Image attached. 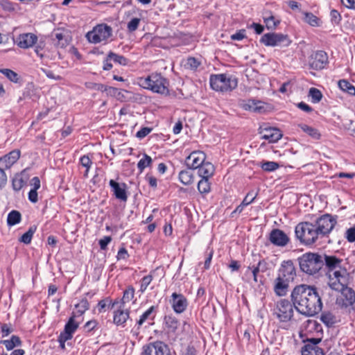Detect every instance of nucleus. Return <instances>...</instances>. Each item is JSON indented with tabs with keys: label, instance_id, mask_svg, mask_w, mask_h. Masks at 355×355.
I'll return each instance as SVG.
<instances>
[{
	"label": "nucleus",
	"instance_id": "nucleus-1",
	"mask_svg": "<svg viewBox=\"0 0 355 355\" xmlns=\"http://www.w3.org/2000/svg\"><path fill=\"white\" fill-rule=\"evenodd\" d=\"M291 299L296 311L306 316H313L322 309L321 297L313 286L300 284L295 286Z\"/></svg>",
	"mask_w": 355,
	"mask_h": 355
},
{
	"label": "nucleus",
	"instance_id": "nucleus-2",
	"mask_svg": "<svg viewBox=\"0 0 355 355\" xmlns=\"http://www.w3.org/2000/svg\"><path fill=\"white\" fill-rule=\"evenodd\" d=\"M300 270L310 275L319 272L324 266L323 255L314 252H306L298 259Z\"/></svg>",
	"mask_w": 355,
	"mask_h": 355
},
{
	"label": "nucleus",
	"instance_id": "nucleus-3",
	"mask_svg": "<svg viewBox=\"0 0 355 355\" xmlns=\"http://www.w3.org/2000/svg\"><path fill=\"white\" fill-rule=\"evenodd\" d=\"M139 83L144 89H150L153 92L161 94H168V82L159 73H152L146 78H140Z\"/></svg>",
	"mask_w": 355,
	"mask_h": 355
},
{
	"label": "nucleus",
	"instance_id": "nucleus-4",
	"mask_svg": "<svg viewBox=\"0 0 355 355\" xmlns=\"http://www.w3.org/2000/svg\"><path fill=\"white\" fill-rule=\"evenodd\" d=\"M295 236L301 243L311 245L319 238L315 225L311 223L304 222L295 227Z\"/></svg>",
	"mask_w": 355,
	"mask_h": 355
},
{
	"label": "nucleus",
	"instance_id": "nucleus-5",
	"mask_svg": "<svg viewBox=\"0 0 355 355\" xmlns=\"http://www.w3.org/2000/svg\"><path fill=\"white\" fill-rule=\"evenodd\" d=\"M211 88L218 92H230L237 87V79L226 74L211 75L210 76Z\"/></svg>",
	"mask_w": 355,
	"mask_h": 355
},
{
	"label": "nucleus",
	"instance_id": "nucleus-6",
	"mask_svg": "<svg viewBox=\"0 0 355 355\" xmlns=\"http://www.w3.org/2000/svg\"><path fill=\"white\" fill-rule=\"evenodd\" d=\"M112 33V28L105 24L96 26L92 31L87 33L86 37L91 43L97 44L107 40Z\"/></svg>",
	"mask_w": 355,
	"mask_h": 355
},
{
	"label": "nucleus",
	"instance_id": "nucleus-7",
	"mask_svg": "<svg viewBox=\"0 0 355 355\" xmlns=\"http://www.w3.org/2000/svg\"><path fill=\"white\" fill-rule=\"evenodd\" d=\"M293 307L288 300L282 299L277 302L273 313L280 322H288L293 316Z\"/></svg>",
	"mask_w": 355,
	"mask_h": 355
},
{
	"label": "nucleus",
	"instance_id": "nucleus-8",
	"mask_svg": "<svg viewBox=\"0 0 355 355\" xmlns=\"http://www.w3.org/2000/svg\"><path fill=\"white\" fill-rule=\"evenodd\" d=\"M261 43H263L268 46H288L291 43L287 35L282 33H270L264 34L261 40Z\"/></svg>",
	"mask_w": 355,
	"mask_h": 355
},
{
	"label": "nucleus",
	"instance_id": "nucleus-9",
	"mask_svg": "<svg viewBox=\"0 0 355 355\" xmlns=\"http://www.w3.org/2000/svg\"><path fill=\"white\" fill-rule=\"evenodd\" d=\"M329 286L333 290L340 291L347 285L349 281V273L345 269L335 270L329 274Z\"/></svg>",
	"mask_w": 355,
	"mask_h": 355
},
{
	"label": "nucleus",
	"instance_id": "nucleus-10",
	"mask_svg": "<svg viewBox=\"0 0 355 355\" xmlns=\"http://www.w3.org/2000/svg\"><path fill=\"white\" fill-rule=\"evenodd\" d=\"M336 224V220L329 214H325L317 219L315 224L319 236H324L330 233Z\"/></svg>",
	"mask_w": 355,
	"mask_h": 355
},
{
	"label": "nucleus",
	"instance_id": "nucleus-11",
	"mask_svg": "<svg viewBox=\"0 0 355 355\" xmlns=\"http://www.w3.org/2000/svg\"><path fill=\"white\" fill-rule=\"evenodd\" d=\"M327 62V54L323 51L313 52L309 58V65L315 70L322 69Z\"/></svg>",
	"mask_w": 355,
	"mask_h": 355
},
{
	"label": "nucleus",
	"instance_id": "nucleus-12",
	"mask_svg": "<svg viewBox=\"0 0 355 355\" xmlns=\"http://www.w3.org/2000/svg\"><path fill=\"white\" fill-rule=\"evenodd\" d=\"M168 346L161 341H157L144 346L141 355H168Z\"/></svg>",
	"mask_w": 355,
	"mask_h": 355
},
{
	"label": "nucleus",
	"instance_id": "nucleus-13",
	"mask_svg": "<svg viewBox=\"0 0 355 355\" xmlns=\"http://www.w3.org/2000/svg\"><path fill=\"white\" fill-rule=\"evenodd\" d=\"M342 298V306L348 308V311L350 313L352 311H354V304L355 302V292L349 287L345 286L343 290H341Z\"/></svg>",
	"mask_w": 355,
	"mask_h": 355
},
{
	"label": "nucleus",
	"instance_id": "nucleus-14",
	"mask_svg": "<svg viewBox=\"0 0 355 355\" xmlns=\"http://www.w3.org/2000/svg\"><path fill=\"white\" fill-rule=\"evenodd\" d=\"M37 42V36L31 33L20 34L15 40L17 45L21 49H29Z\"/></svg>",
	"mask_w": 355,
	"mask_h": 355
},
{
	"label": "nucleus",
	"instance_id": "nucleus-15",
	"mask_svg": "<svg viewBox=\"0 0 355 355\" xmlns=\"http://www.w3.org/2000/svg\"><path fill=\"white\" fill-rule=\"evenodd\" d=\"M206 159L202 151H193L186 159V164L190 169L198 168Z\"/></svg>",
	"mask_w": 355,
	"mask_h": 355
},
{
	"label": "nucleus",
	"instance_id": "nucleus-16",
	"mask_svg": "<svg viewBox=\"0 0 355 355\" xmlns=\"http://www.w3.org/2000/svg\"><path fill=\"white\" fill-rule=\"evenodd\" d=\"M278 276L289 282L293 280L295 276V268L291 260L283 261Z\"/></svg>",
	"mask_w": 355,
	"mask_h": 355
},
{
	"label": "nucleus",
	"instance_id": "nucleus-17",
	"mask_svg": "<svg viewBox=\"0 0 355 355\" xmlns=\"http://www.w3.org/2000/svg\"><path fill=\"white\" fill-rule=\"evenodd\" d=\"M171 297V304L174 311L177 313H183L188 306L187 298L183 295L176 293H173Z\"/></svg>",
	"mask_w": 355,
	"mask_h": 355
},
{
	"label": "nucleus",
	"instance_id": "nucleus-18",
	"mask_svg": "<svg viewBox=\"0 0 355 355\" xmlns=\"http://www.w3.org/2000/svg\"><path fill=\"white\" fill-rule=\"evenodd\" d=\"M270 241L277 246H285L289 242L288 236L281 230L274 229L270 233Z\"/></svg>",
	"mask_w": 355,
	"mask_h": 355
},
{
	"label": "nucleus",
	"instance_id": "nucleus-19",
	"mask_svg": "<svg viewBox=\"0 0 355 355\" xmlns=\"http://www.w3.org/2000/svg\"><path fill=\"white\" fill-rule=\"evenodd\" d=\"M259 133L262 139L268 140L270 143L276 142L282 137L280 130L276 128H261Z\"/></svg>",
	"mask_w": 355,
	"mask_h": 355
},
{
	"label": "nucleus",
	"instance_id": "nucleus-20",
	"mask_svg": "<svg viewBox=\"0 0 355 355\" xmlns=\"http://www.w3.org/2000/svg\"><path fill=\"white\" fill-rule=\"evenodd\" d=\"M53 44L58 48H64L70 42V37L65 31H57L51 34Z\"/></svg>",
	"mask_w": 355,
	"mask_h": 355
},
{
	"label": "nucleus",
	"instance_id": "nucleus-21",
	"mask_svg": "<svg viewBox=\"0 0 355 355\" xmlns=\"http://www.w3.org/2000/svg\"><path fill=\"white\" fill-rule=\"evenodd\" d=\"M20 154V150L15 149L0 157L1 168H10L19 159Z\"/></svg>",
	"mask_w": 355,
	"mask_h": 355
},
{
	"label": "nucleus",
	"instance_id": "nucleus-22",
	"mask_svg": "<svg viewBox=\"0 0 355 355\" xmlns=\"http://www.w3.org/2000/svg\"><path fill=\"white\" fill-rule=\"evenodd\" d=\"M75 314L73 313L65 324L64 331L60 334L63 335L64 338L62 339L64 340L71 339L73 334L78 327V323L75 321Z\"/></svg>",
	"mask_w": 355,
	"mask_h": 355
},
{
	"label": "nucleus",
	"instance_id": "nucleus-23",
	"mask_svg": "<svg viewBox=\"0 0 355 355\" xmlns=\"http://www.w3.org/2000/svg\"><path fill=\"white\" fill-rule=\"evenodd\" d=\"M324 266L325 265L328 269L329 274L334 272L335 270L343 269L340 266L342 259L335 256H323Z\"/></svg>",
	"mask_w": 355,
	"mask_h": 355
},
{
	"label": "nucleus",
	"instance_id": "nucleus-24",
	"mask_svg": "<svg viewBox=\"0 0 355 355\" xmlns=\"http://www.w3.org/2000/svg\"><path fill=\"white\" fill-rule=\"evenodd\" d=\"M110 186L112 189L114 194L117 199L123 202L127 200L128 196L125 191V184H123L121 187L118 182H115L114 180H110Z\"/></svg>",
	"mask_w": 355,
	"mask_h": 355
},
{
	"label": "nucleus",
	"instance_id": "nucleus-25",
	"mask_svg": "<svg viewBox=\"0 0 355 355\" xmlns=\"http://www.w3.org/2000/svg\"><path fill=\"white\" fill-rule=\"evenodd\" d=\"M289 281L277 277L275 280L274 291L278 296H284L286 295Z\"/></svg>",
	"mask_w": 355,
	"mask_h": 355
},
{
	"label": "nucleus",
	"instance_id": "nucleus-26",
	"mask_svg": "<svg viewBox=\"0 0 355 355\" xmlns=\"http://www.w3.org/2000/svg\"><path fill=\"white\" fill-rule=\"evenodd\" d=\"M215 171L214 166L210 162H204L198 168V173L202 178L209 179Z\"/></svg>",
	"mask_w": 355,
	"mask_h": 355
},
{
	"label": "nucleus",
	"instance_id": "nucleus-27",
	"mask_svg": "<svg viewBox=\"0 0 355 355\" xmlns=\"http://www.w3.org/2000/svg\"><path fill=\"white\" fill-rule=\"evenodd\" d=\"M261 104H262L261 101L248 100L247 102L242 104V107L245 110H250L254 112H260L263 109V106L261 105Z\"/></svg>",
	"mask_w": 355,
	"mask_h": 355
},
{
	"label": "nucleus",
	"instance_id": "nucleus-28",
	"mask_svg": "<svg viewBox=\"0 0 355 355\" xmlns=\"http://www.w3.org/2000/svg\"><path fill=\"white\" fill-rule=\"evenodd\" d=\"M0 343L3 345L7 350L10 351L15 347L20 346L21 345V341L19 336L13 335L11 336L10 340H2L0 341Z\"/></svg>",
	"mask_w": 355,
	"mask_h": 355
},
{
	"label": "nucleus",
	"instance_id": "nucleus-29",
	"mask_svg": "<svg viewBox=\"0 0 355 355\" xmlns=\"http://www.w3.org/2000/svg\"><path fill=\"white\" fill-rule=\"evenodd\" d=\"M302 355H324L323 350L317 347L309 344L305 345L302 348Z\"/></svg>",
	"mask_w": 355,
	"mask_h": 355
},
{
	"label": "nucleus",
	"instance_id": "nucleus-30",
	"mask_svg": "<svg viewBox=\"0 0 355 355\" xmlns=\"http://www.w3.org/2000/svg\"><path fill=\"white\" fill-rule=\"evenodd\" d=\"M129 318V311L119 309L114 312V322L117 324H123Z\"/></svg>",
	"mask_w": 355,
	"mask_h": 355
},
{
	"label": "nucleus",
	"instance_id": "nucleus-31",
	"mask_svg": "<svg viewBox=\"0 0 355 355\" xmlns=\"http://www.w3.org/2000/svg\"><path fill=\"white\" fill-rule=\"evenodd\" d=\"M179 180L184 185H189L193 182V175L190 170L182 171L179 173Z\"/></svg>",
	"mask_w": 355,
	"mask_h": 355
},
{
	"label": "nucleus",
	"instance_id": "nucleus-32",
	"mask_svg": "<svg viewBox=\"0 0 355 355\" xmlns=\"http://www.w3.org/2000/svg\"><path fill=\"white\" fill-rule=\"evenodd\" d=\"M166 326L169 331L175 332L179 326V322L177 318L172 315H166L164 318Z\"/></svg>",
	"mask_w": 355,
	"mask_h": 355
},
{
	"label": "nucleus",
	"instance_id": "nucleus-33",
	"mask_svg": "<svg viewBox=\"0 0 355 355\" xmlns=\"http://www.w3.org/2000/svg\"><path fill=\"white\" fill-rule=\"evenodd\" d=\"M298 126L313 139H320V134L317 129L303 123L299 124Z\"/></svg>",
	"mask_w": 355,
	"mask_h": 355
},
{
	"label": "nucleus",
	"instance_id": "nucleus-34",
	"mask_svg": "<svg viewBox=\"0 0 355 355\" xmlns=\"http://www.w3.org/2000/svg\"><path fill=\"white\" fill-rule=\"evenodd\" d=\"M0 73L3 74L11 82L18 83L20 81L19 76L14 71L9 69H1Z\"/></svg>",
	"mask_w": 355,
	"mask_h": 355
},
{
	"label": "nucleus",
	"instance_id": "nucleus-35",
	"mask_svg": "<svg viewBox=\"0 0 355 355\" xmlns=\"http://www.w3.org/2000/svg\"><path fill=\"white\" fill-rule=\"evenodd\" d=\"M339 87L344 92H347L350 95H355V87L346 80H340L338 81Z\"/></svg>",
	"mask_w": 355,
	"mask_h": 355
},
{
	"label": "nucleus",
	"instance_id": "nucleus-36",
	"mask_svg": "<svg viewBox=\"0 0 355 355\" xmlns=\"http://www.w3.org/2000/svg\"><path fill=\"white\" fill-rule=\"evenodd\" d=\"M21 220V214L18 211L12 210L8 214L7 223L10 226L19 223Z\"/></svg>",
	"mask_w": 355,
	"mask_h": 355
},
{
	"label": "nucleus",
	"instance_id": "nucleus-37",
	"mask_svg": "<svg viewBox=\"0 0 355 355\" xmlns=\"http://www.w3.org/2000/svg\"><path fill=\"white\" fill-rule=\"evenodd\" d=\"M25 184V180H24L21 174H16L12 181V188L15 191H19Z\"/></svg>",
	"mask_w": 355,
	"mask_h": 355
},
{
	"label": "nucleus",
	"instance_id": "nucleus-38",
	"mask_svg": "<svg viewBox=\"0 0 355 355\" xmlns=\"http://www.w3.org/2000/svg\"><path fill=\"white\" fill-rule=\"evenodd\" d=\"M107 59L113 60L114 62L121 65H126L128 64V59L123 55L116 54L113 52H110L107 55Z\"/></svg>",
	"mask_w": 355,
	"mask_h": 355
},
{
	"label": "nucleus",
	"instance_id": "nucleus-39",
	"mask_svg": "<svg viewBox=\"0 0 355 355\" xmlns=\"http://www.w3.org/2000/svg\"><path fill=\"white\" fill-rule=\"evenodd\" d=\"M261 168L267 172H271L277 170L279 167V164L275 162H263L260 163Z\"/></svg>",
	"mask_w": 355,
	"mask_h": 355
},
{
	"label": "nucleus",
	"instance_id": "nucleus-40",
	"mask_svg": "<svg viewBox=\"0 0 355 355\" xmlns=\"http://www.w3.org/2000/svg\"><path fill=\"white\" fill-rule=\"evenodd\" d=\"M35 231V226L31 227L28 230L21 236L20 241L25 244H29Z\"/></svg>",
	"mask_w": 355,
	"mask_h": 355
},
{
	"label": "nucleus",
	"instance_id": "nucleus-41",
	"mask_svg": "<svg viewBox=\"0 0 355 355\" xmlns=\"http://www.w3.org/2000/svg\"><path fill=\"white\" fill-rule=\"evenodd\" d=\"M309 96L311 98V101L313 103H319L322 98V92L315 87H311L309 89Z\"/></svg>",
	"mask_w": 355,
	"mask_h": 355
},
{
	"label": "nucleus",
	"instance_id": "nucleus-42",
	"mask_svg": "<svg viewBox=\"0 0 355 355\" xmlns=\"http://www.w3.org/2000/svg\"><path fill=\"white\" fill-rule=\"evenodd\" d=\"M135 295V289L132 286H129L126 290L123 292V295L121 299V302L123 304L129 302L132 300Z\"/></svg>",
	"mask_w": 355,
	"mask_h": 355
},
{
	"label": "nucleus",
	"instance_id": "nucleus-43",
	"mask_svg": "<svg viewBox=\"0 0 355 355\" xmlns=\"http://www.w3.org/2000/svg\"><path fill=\"white\" fill-rule=\"evenodd\" d=\"M198 191L201 193H207L210 191V183L209 179L202 178L198 184Z\"/></svg>",
	"mask_w": 355,
	"mask_h": 355
},
{
	"label": "nucleus",
	"instance_id": "nucleus-44",
	"mask_svg": "<svg viewBox=\"0 0 355 355\" xmlns=\"http://www.w3.org/2000/svg\"><path fill=\"white\" fill-rule=\"evenodd\" d=\"M152 163V159L150 156H148V155L145 154L144 156V158L141 159L138 164H137V167L139 169V171L141 172H142L144 171V169L145 168H146L147 166H149Z\"/></svg>",
	"mask_w": 355,
	"mask_h": 355
},
{
	"label": "nucleus",
	"instance_id": "nucleus-45",
	"mask_svg": "<svg viewBox=\"0 0 355 355\" xmlns=\"http://www.w3.org/2000/svg\"><path fill=\"white\" fill-rule=\"evenodd\" d=\"M76 308L78 309L77 313L79 315H83L89 308V304L87 299H83L80 303L77 304Z\"/></svg>",
	"mask_w": 355,
	"mask_h": 355
},
{
	"label": "nucleus",
	"instance_id": "nucleus-46",
	"mask_svg": "<svg viewBox=\"0 0 355 355\" xmlns=\"http://www.w3.org/2000/svg\"><path fill=\"white\" fill-rule=\"evenodd\" d=\"M304 21L312 26H318V18L311 12L304 13Z\"/></svg>",
	"mask_w": 355,
	"mask_h": 355
},
{
	"label": "nucleus",
	"instance_id": "nucleus-47",
	"mask_svg": "<svg viewBox=\"0 0 355 355\" xmlns=\"http://www.w3.org/2000/svg\"><path fill=\"white\" fill-rule=\"evenodd\" d=\"M334 319L333 314L329 312L323 313L320 316L321 321L328 326L334 323Z\"/></svg>",
	"mask_w": 355,
	"mask_h": 355
},
{
	"label": "nucleus",
	"instance_id": "nucleus-48",
	"mask_svg": "<svg viewBox=\"0 0 355 355\" xmlns=\"http://www.w3.org/2000/svg\"><path fill=\"white\" fill-rule=\"evenodd\" d=\"M264 22L268 29H274L279 23V21H275V17L272 15L265 17Z\"/></svg>",
	"mask_w": 355,
	"mask_h": 355
},
{
	"label": "nucleus",
	"instance_id": "nucleus-49",
	"mask_svg": "<svg viewBox=\"0 0 355 355\" xmlns=\"http://www.w3.org/2000/svg\"><path fill=\"white\" fill-rule=\"evenodd\" d=\"M200 64V61H198L196 58L190 57L189 58L185 63V66L187 68L195 70L196 69Z\"/></svg>",
	"mask_w": 355,
	"mask_h": 355
},
{
	"label": "nucleus",
	"instance_id": "nucleus-50",
	"mask_svg": "<svg viewBox=\"0 0 355 355\" xmlns=\"http://www.w3.org/2000/svg\"><path fill=\"white\" fill-rule=\"evenodd\" d=\"M152 280H153V277L151 275H147V276L144 277L141 281V286H140L139 291L141 293H144L146 290L147 287L150 284Z\"/></svg>",
	"mask_w": 355,
	"mask_h": 355
},
{
	"label": "nucleus",
	"instance_id": "nucleus-51",
	"mask_svg": "<svg viewBox=\"0 0 355 355\" xmlns=\"http://www.w3.org/2000/svg\"><path fill=\"white\" fill-rule=\"evenodd\" d=\"M80 162L81 165L86 168V171L85 173V175L87 176L88 171H89V168H90L91 164H92V161H91L90 158L89 157V156L84 155L80 157Z\"/></svg>",
	"mask_w": 355,
	"mask_h": 355
},
{
	"label": "nucleus",
	"instance_id": "nucleus-52",
	"mask_svg": "<svg viewBox=\"0 0 355 355\" xmlns=\"http://www.w3.org/2000/svg\"><path fill=\"white\" fill-rule=\"evenodd\" d=\"M140 22V19L139 18H133L132 19L127 25V28L128 31L133 32L138 28L139 24Z\"/></svg>",
	"mask_w": 355,
	"mask_h": 355
},
{
	"label": "nucleus",
	"instance_id": "nucleus-53",
	"mask_svg": "<svg viewBox=\"0 0 355 355\" xmlns=\"http://www.w3.org/2000/svg\"><path fill=\"white\" fill-rule=\"evenodd\" d=\"M153 310L154 306H151L141 315L139 320L137 321V324L139 326L143 324V323L148 318L150 315L153 313Z\"/></svg>",
	"mask_w": 355,
	"mask_h": 355
},
{
	"label": "nucleus",
	"instance_id": "nucleus-54",
	"mask_svg": "<svg viewBox=\"0 0 355 355\" xmlns=\"http://www.w3.org/2000/svg\"><path fill=\"white\" fill-rule=\"evenodd\" d=\"M111 304V300L109 298H105L102 300H100L98 303V309L99 312L105 311V309L106 307H110Z\"/></svg>",
	"mask_w": 355,
	"mask_h": 355
},
{
	"label": "nucleus",
	"instance_id": "nucleus-55",
	"mask_svg": "<svg viewBox=\"0 0 355 355\" xmlns=\"http://www.w3.org/2000/svg\"><path fill=\"white\" fill-rule=\"evenodd\" d=\"M346 239L349 242L355 241V227H350L345 232Z\"/></svg>",
	"mask_w": 355,
	"mask_h": 355
},
{
	"label": "nucleus",
	"instance_id": "nucleus-56",
	"mask_svg": "<svg viewBox=\"0 0 355 355\" xmlns=\"http://www.w3.org/2000/svg\"><path fill=\"white\" fill-rule=\"evenodd\" d=\"M2 337L8 336L13 331L10 324H3L1 327Z\"/></svg>",
	"mask_w": 355,
	"mask_h": 355
},
{
	"label": "nucleus",
	"instance_id": "nucleus-57",
	"mask_svg": "<svg viewBox=\"0 0 355 355\" xmlns=\"http://www.w3.org/2000/svg\"><path fill=\"white\" fill-rule=\"evenodd\" d=\"M256 196H257V193H254L253 192H249L246 195V196L245 197L243 200L242 201L243 205H250V203H252L254 201Z\"/></svg>",
	"mask_w": 355,
	"mask_h": 355
},
{
	"label": "nucleus",
	"instance_id": "nucleus-58",
	"mask_svg": "<svg viewBox=\"0 0 355 355\" xmlns=\"http://www.w3.org/2000/svg\"><path fill=\"white\" fill-rule=\"evenodd\" d=\"M330 16L331 21L336 24H338L341 19V16L336 10H332L331 11Z\"/></svg>",
	"mask_w": 355,
	"mask_h": 355
},
{
	"label": "nucleus",
	"instance_id": "nucleus-59",
	"mask_svg": "<svg viewBox=\"0 0 355 355\" xmlns=\"http://www.w3.org/2000/svg\"><path fill=\"white\" fill-rule=\"evenodd\" d=\"M112 241L111 236H104L99 241V245L101 250H105L107 248V245Z\"/></svg>",
	"mask_w": 355,
	"mask_h": 355
},
{
	"label": "nucleus",
	"instance_id": "nucleus-60",
	"mask_svg": "<svg viewBox=\"0 0 355 355\" xmlns=\"http://www.w3.org/2000/svg\"><path fill=\"white\" fill-rule=\"evenodd\" d=\"M151 128L147 127L142 128L140 130H139L137 132L136 136L139 139H142L147 136L151 132Z\"/></svg>",
	"mask_w": 355,
	"mask_h": 355
},
{
	"label": "nucleus",
	"instance_id": "nucleus-61",
	"mask_svg": "<svg viewBox=\"0 0 355 355\" xmlns=\"http://www.w3.org/2000/svg\"><path fill=\"white\" fill-rule=\"evenodd\" d=\"M245 31L244 29L240 30L235 34L231 35V39L232 40H241L245 37Z\"/></svg>",
	"mask_w": 355,
	"mask_h": 355
},
{
	"label": "nucleus",
	"instance_id": "nucleus-62",
	"mask_svg": "<svg viewBox=\"0 0 355 355\" xmlns=\"http://www.w3.org/2000/svg\"><path fill=\"white\" fill-rule=\"evenodd\" d=\"M257 266L258 270H261V272H264L268 269V264L264 259L260 260Z\"/></svg>",
	"mask_w": 355,
	"mask_h": 355
},
{
	"label": "nucleus",
	"instance_id": "nucleus-63",
	"mask_svg": "<svg viewBox=\"0 0 355 355\" xmlns=\"http://www.w3.org/2000/svg\"><path fill=\"white\" fill-rule=\"evenodd\" d=\"M7 182V175L3 168L0 167V189L4 187Z\"/></svg>",
	"mask_w": 355,
	"mask_h": 355
},
{
	"label": "nucleus",
	"instance_id": "nucleus-64",
	"mask_svg": "<svg viewBox=\"0 0 355 355\" xmlns=\"http://www.w3.org/2000/svg\"><path fill=\"white\" fill-rule=\"evenodd\" d=\"M28 199L32 202H37V192L35 189H31L28 193Z\"/></svg>",
	"mask_w": 355,
	"mask_h": 355
}]
</instances>
